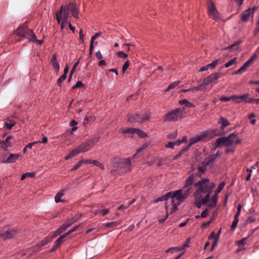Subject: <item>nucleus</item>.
Segmentation results:
<instances>
[{
  "label": "nucleus",
  "instance_id": "a19ab883",
  "mask_svg": "<svg viewBox=\"0 0 259 259\" xmlns=\"http://www.w3.org/2000/svg\"><path fill=\"white\" fill-rule=\"evenodd\" d=\"M64 231L60 227L52 235V238H54L56 237L57 236L59 235L61 233H62Z\"/></svg>",
  "mask_w": 259,
  "mask_h": 259
},
{
  "label": "nucleus",
  "instance_id": "f704fd0d",
  "mask_svg": "<svg viewBox=\"0 0 259 259\" xmlns=\"http://www.w3.org/2000/svg\"><path fill=\"white\" fill-rule=\"evenodd\" d=\"M237 63V58L236 57H234L225 64V67L226 68H228L230 66L236 64Z\"/></svg>",
  "mask_w": 259,
  "mask_h": 259
},
{
  "label": "nucleus",
  "instance_id": "338daca9",
  "mask_svg": "<svg viewBox=\"0 0 259 259\" xmlns=\"http://www.w3.org/2000/svg\"><path fill=\"white\" fill-rule=\"evenodd\" d=\"M175 144L174 142H169L168 143L165 145V147L166 148H174Z\"/></svg>",
  "mask_w": 259,
  "mask_h": 259
},
{
  "label": "nucleus",
  "instance_id": "6ab92c4d",
  "mask_svg": "<svg viewBox=\"0 0 259 259\" xmlns=\"http://www.w3.org/2000/svg\"><path fill=\"white\" fill-rule=\"evenodd\" d=\"M20 155L18 153L11 154L7 160L4 162L7 163H14L18 159Z\"/></svg>",
  "mask_w": 259,
  "mask_h": 259
},
{
  "label": "nucleus",
  "instance_id": "4c0bfd02",
  "mask_svg": "<svg viewBox=\"0 0 259 259\" xmlns=\"http://www.w3.org/2000/svg\"><path fill=\"white\" fill-rule=\"evenodd\" d=\"M135 133H137L138 135L141 138H145L147 136V134L145 132L138 128H136V130L135 131Z\"/></svg>",
  "mask_w": 259,
  "mask_h": 259
},
{
  "label": "nucleus",
  "instance_id": "b1692460",
  "mask_svg": "<svg viewBox=\"0 0 259 259\" xmlns=\"http://www.w3.org/2000/svg\"><path fill=\"white\" fill-rule=\"evenodd\" d=\"M249 94L245 93L244 94L241 95L239 96L240 99H241L242 102H244L245 103H252V98L249 97Z\"/></svg>",
  "mask_w": 259,
  "mask_h": 259
},
{
  "label": "nucleus",
  "instance_id": "9d476101",
  "mask_svg": "<svg viewBox=\"0 0 259 259\" xmlns=\"http://www.w3.org/2000/svg\"><path fill=\"white\" fill-rule=\"evenodd\" d=\"M212 163L208 160L207 158H205L201 163V165L198 167L197 175L199 177H201L202 175L206 171L207 166L212 165Z\"/></svg>",
  "mask_w": 259,
  "mask_h": 259
},
{
  "label": "nucleus",
  "instance_id": "5701e85b",
  "mask_svg": "<svg viewBox=\"0 0 259 259\" xmlns=\"http://www.w3.org/2000/svg\"><path fill=\"white\" fill-rule=\"evenodd\" d=\"M237 134L235 133H233L230 134L228 136L226 137H224L226 138L225 140L226 141V146H229L232 145L234 143V141L232 140V138L233 137H236Z\"/></svg>",
  "mask_w": 259,
  "mask_h": 259
},
{
  "label": "nucleus",
  "instance_id": "69168bd1",
  "mask_svg": "<svg viewBox=\"0 0 259 259\" xmlns=\"http://www.w3.org/2000/svg\"><path fill=\"white\" fill-rule=\"evenodd\" d=\"M117 55L119 57L123 58H125L127 57V55L125 53H124L122 51H119L117 53Z\"/></svg>",
  "mask_w": 259,
  "mask_h": 259
},
{
  "label": "nucleus",
  "instance_id": "4d7b16f0",
  "mask_svg": "<svg viewBox=\"0 0 259 259\" xmlns=\"http://www.w3.org/2000/svg\"><path fill=\"white\" fill-rule=\"evenodd\" d=\"M118 223L117 222H112L110 223H107L106 224V227H114L116 226Z\"/></svg>",
  "mask_w": 259,
  "mask_h": 259
},
{
  "label": "nucleus",
  "instance_id": "72a5a7b5",
  "mask_svg": "<svg viewBox=\"0 0 259 259\" xmlns=\"http://www.w3.org/2000/svg\"><path fill=\"white\" fill-rule=\"evenodd\" d=\"M180 83H181V81H180V80H177V81H174V82L171 83L170 84H169L168 88L166 89L165 91H168V90H169L170 89H172L175 88V87L179 85L180 84Z\"/></svg>",
  "mask_w": 259,
  "mask_h": 259
},
{
  "label": "nucleus",
  "instance_id": "2f4dec72",
  "mask_svg": "<svg viewBox=\"0 0 259 259\" xmlns=\"http://www.w3.org/2000/svg\"><path fill=\"white\" fill-rule=\"evenodd\" d=\"M15 124L16 122L14 120L8 119L6 121L5 125L8 129H11Z\"/></svg>",
  "mask_w": 259,
  "mask_h": 259
},
{
  "label": "nucleus",
  "instance_id": "58836bf2",
  "mask_svg": "<svg viewBox=\"0 0 259 259\" xmlns=\"http://www.w3.org/2000/svg\"><path fill=\"white\" fill-rule=\"evenodd\" d=\"M35 176V174L33 172H26L23 174L21 177V180H24L26 177H31L33 178Z\"/></svg>",
  "mask_w": 259,
  "mask_h": 259
},
{
  "label": "nucleus",
  "instance_id": "c85d7f7f",
  "mask_svg": "<svg viewBox=\"0 0 259 259\" xmlns=\"http://www.w3.org/2000/svg\"><path fill=\"white\" fill-rule=\"evenodd\" d=\"M136 130V128L128 127V128H122V129H120L119 131L121 133H123L131 134L135 133V131Z\"/></svg>",
  "mask_w": 259,
  "mask_h": 259
},
{
  "label": "nucleus",
  "instance_id": "473e14b6",
  "mask_svg": "<svg viewBox=\"0 0 259 259\" xmlns=\"http://www.w3.org/2000/svg\"><path fill=\"white\" fill-rule=\"evenodd\" d=\"M220 119L222 123L221 129L224 130L226 127L230 124V122L228 120L224 117H222Z\"/></svg>",
  "mask_w": 259,
  "mask_h": 259
},
{
  "label": "nucleus",
  "instance_id": "ddd939ff",
  "mask_svg": "<svg viewBox=\"0 0 259 259\" xmlns=\"http://www.w3.org/2000/svg\"><path fill=\"white\" fill-rule=\"evenodd\" d=\"M256 9L255 7H253L252 9L249 8L248 10L244 11L242 13L241 19L243 21H246L248 20L250 16H252Z\"/></svg>",
  "mask_w": 259,
  "mask_h": 259
},
{
  "label": "nucleus",
  "instance_id": "e2e57ef3",
  "mask_svg": "<svg viewBox=\"0 0 259 259\" xmlns=\"http://www.w3.org/2000/svg\"><path fill=\"white\" fill-rule=\"evenodd\" d=\"M136 47L137 46H136L133 43H127V44H124L122 45V48H124V49L126 48V47L127 48V49H129L130 47Z\"/></svg>",
  "mask_w": 259,
  "mask_h": 259
},
{
  "label": "nucleus",
  "instance_id": "603ef678",
  "mask_svg": "<svg viewBox=\"0 0 259 259\" xmlns=\"http://www.w3.org/2000/svg\"><path fill=\"white\" fill-rule=\"evenodd\" d=\"M209 83H210V81L209 79V77L207 76L203 79L202 82L201 84L202 86H203V85H207Z\"/></svg>",
  "mask_w": 259,
  "mask_h": 259
},
{
  "label": "nucleus",
  "instance_id": "c9c22d12",
  "mask_svg": "<svg viewBox=\"0 0 259 259\" xmlns=\"http://www.w3.org/2000/svg\"><path fill=\"white\" fill-rule=\"evenodd\" d=\"M85 160H81L79 161L77 164L73 166V167L71 169V170H75L78 169L83 163H85Z\"/></svg>",
  "mask_w": 259,
  "mask_h": 259
},
{
  "label": "nucleus",
  "instance_id": "13d9d810",
  "mask_svg": "<svg viewBox=\"0 0 259 259\" xmlns=\"http://www.w3.org/2000/svg\"><path fill=\"white\" fill-rule=\"evenodd\" d=\"M255 221H256V220H255V219L254 217H253L252 216H249L246 219V223H247V224H249V223H251L254 222Z\"/></svg>",
  "mask_w": 259,
  "mask_h": 259
},
{
  "label": "nucleus",
  "instance_id": "dca6fc26",
  "mask_svg": "<svg viewBox=\"0 0 259 259\" xmlns=\"http://www.w3.org/2000/svg\"><path fill=\"white\" fill-rule=\"evenodd\" d=\"M78 219L79 218L78 217H74L71 219H68L65 223L60 226V228L64 231L73 224L76 222Z\"/></svg>",
  "mask_w": 259,
  "mask_h": 259
},
{
  "label": "nucleus",
  "instance_id": "cd10ccee",
  "mask_svg": "<svg viewBox=\"0 0 259 259\" xmlns=\"http://www.w3.org/2000/svg\"><path fill=\"white\" fill-rule=\"evenodd\" d=\"M225 139H226V138H225L224 137L219 138L217 139L214 144L215 147L217 148L223 145L226 146Z\"/></svg>",
  "mask_w": 259,
  "mask_h": 259
},
{
  "label": "nucleus",
  "instance_id": "aec40b11",
  "mask_svg": "<svg viewBox=\"0 0 259 259\" xmlns=\"http://www.w3.org/2000/svg\"><path fill=\"white\" fill-rule=\"evenodd\" d=\"M221 75L222 73L220 72H218L214 73L211 74L210 75L208 76L210 83L214 82H217V81L221 76Z\"/></svg>",
  "mask_w": 259,
  "mask_h": 259
},
{
  "label": "nucleus",
  "instance_id": "39448f33",
  "mask_svg": "<svg viewBox=\"0 0 259 259\" xmlns=\"http://www.w3.org/2000/svg\"><path fill=\"white\" fill-rule=\"evenodd\" d=\"M150 112L147 111L141 114H136L131 115L129 116L127 120L128 122L131 123L136 122L143 123L148 121L150 119Z\"/></svg>",
  "mask_w": 259,
  "mask_h": 259
},
{
  "label": "nucleus",
  "instance_id": "4be33fe9",
  "mask_svg": "<svg viewBox=\"0 0 259 259\" xmlns=\"http://www.w3.org/2000/svg\"><path fill=\"white\" fill-rule=\"evenodd\" d=\"M85 164H93V165H95L101 169L104 170L105 169V167L103 165V164L100 162H99L97 160H90V159H86L85 160Z\"/></svg>",
  "mask_w": 259,
  "mask_h": 259
},
{
  "label": "nucleus",
  "instance_id": "bf43d9fd",
  "mask_svg": "<svg viewBox=\"0 0 259 259\" xmlns=\"http://www.w3.org/2000/svg\"><path fill=\"white\" fill-rule=\"evenodd\" d=\"M208 214V209L207 208H205L204 210H203L201 213V215H200V217L202 218H205L206 217H207Z\"/></svg>",
  "mask_w": 259,
  "mask_h": 259
},
{
  "label": "nucleus",
  "instance_id": "393cba45",
  "mask_svg": "<svg viewBox=\"0 0 259 259\" xmlns=\"http://www.w3.org/2000/svg\"><path fill=\"white\" fill-rule=\"evenodd\" d=\"M179 104L180 105H184L185 107L183 108H193L195 105L192 103L189 102L187 99H183L179 101Z\"/></svg>",
  "mask_w": 259,
  "mask_h": 259
},
{
  "label": "nucleus",
  "instance_id": "1a4fd4ad",
  "mask_svg": "<svg viewBox=\"0 0 259 259\" xmlns=\"http://www.w3.org/2000/svg\"><path fill=\"white\" fill-rule=\"evenodd\" d=\"M208 11L210 17L214 20H218L221 19L220 14L213 2H211L208 6Z\"/></svg>",
  "mask_w": 259,
  "mask_h": 259
},
{
  "label": "nucleus",
  "instance_id": "a878e982",
  "mask_svg": "<svg viewBox=\"0 0 259 259\" xmlns=\"http://www.w3.org/2000/svg\"><path fill=\"white\" fill-rule=\"evenodd\" d=\"M221 155L222 152L218 151L215 154L210 155L207 158L210 161V162L213 164V162L217 159V158L219 157H221Z\"/></svg>",
  "mask_w": 259,
  "mask_h": 259
},
{
  "label": "nucleus",
  "instance_id": "a211bd4d",
  "mask_svg": "<svg viewBox=\"0 0 259 259\" xmlns=\"http://www.w3.org/2000/svg\"><path fill=\"white\" fill-rule=\"evenodd\" d=\"M101 32L96 33L94 35H93L90 41V49H93L95 47H98V41L96 40L98 38H99L101 35Z\"/></svg>",
  "mask_w": 259,
  "mask_h": 259
},
{
  "label": "nucleus",
  "instance_id": "774afa93",
  "mask_svg": "<svg viewBox=\"0 0 259 259\" xmlns=\"http://www.w3.org/2000/svg\"><path fill=\"white\" fill-rule=\"evenodd\" d=\"M215 237H216L215 233L214 231H212L209 235V236L208 237V239L209 240L214 239V240H215Z\"/></svg>",
  "mask_w": 259,
  "mask_h": 259
},
{
  "label": "nucleus",
  "instance_id": "f3484780",
  "mask_svg": "<svg viewBox=\"0 0 259 259\" xmlns=\"http://www.w3.org/2000/svg\"><path fill=\"white\" fill-rule=\"evenodd\" d=\"M207 135H208L207 132H205L202 134H200L199 135H198L194 137L190 138L189 139L190 145H192L197 143L198 142L202 140L203 138L207 137Z\"/></svg>",
  "mask_w": 259,
  "mask_h": 259
},
{
  "label": "nucleus",
  "instance_id": "bb28decb",
  "mask_svg": "<svg viewBox=\"0 0 259 259\" xmlns=\"http://www.w3.org/2000/svg\"><path fill=\"white\" fill-rule=\"evenodd\" d=\"M64 195L63 191H60L58 192L55 197V201L56 203L59 202H64L65 200L61 199V198Z\"/></svg>",
  "mask_w": 259,
  "mask_h": 259
},
{
  "label": "nucleus",
  "instance_id": "052dcab7",
  "mask_svg": "<svg viewBox=\"0 0 259 259\" xmlns=\"http://www.w3.org/2000/svg\"><path fill=\"white\" fill-rule=\"evenodd\" d=\"M233 96H235V98H233V100H234L236 103L239 104L242 102L241 99L239 98V96L233 95Z\"/></svg>",
  "mask_w": 259,
  "mask_h": 259
},
{
  "label": "nucleus",
  "instance_id": "0e129e2a",
  "mask_svg": "<svg viewBox=\"0 0 259 259\" xmlns=\"http://www.w3.org/2000/svg\"><path fill=\"white\" fill-rule=\"evenodd\" d=\"M79 63V60H78L77 61H76L74 64L73 65V67H72V68L71 69V73H74L76 67H77V66L78 65Z\"/></svg>",
  "mask_w": 259,
  "mask_h": 259
},
{
  "label": "nucleus",
  "instance_id": "f03ea898",
  "mask_svg": "<svg viewBox=\"0 0 259 259\" xmlns=\"http://www.w3.org/2000/svg\"><path fill=\"white\" fill-rule=\"evenodd\" d=\"M195 187L198 189L194 193L196 198L199 199L201 197L202 193L211 192L214 187L213 182H210L209 179L203 178L194 184Z\"/></svg>",
  "mask_w": 259,
  "mask_h": 259
},
{
  "label": "nucleus",
  "instance_id": "6e6552de",
  "mask_svg": "<svg viewBox=\"0 0 259 259\" xmlns=\"http://www.w3.org/2000/svg\"><path fill=\"white\" fill-rule=\"evenodd\" d=\"M117 165V167L122 171L128 172L132 170L131 160L129 158L120 159Z\"/></svg>",
  "mask_w": 259,
  "mask_h": 259
},
{
  "label": "nucleus",
  "instance_id": "2eb2a0df",
  "mask_svg": "<svg viewBox=\"0 0 259 259\" xmlns=\"http://www.w3.org/2000/svg\"><path fill=\"white\" fill-rule=\"evenodd\" d=\"M53 69L58 73L60 70V65L57 59V55L53 54L50 61Z\"/></svg>",
  "mask_w": 259,
  "mask_h": 259
},
{
  "label": "nucleus",
  "instance_id": "de8ad7c7",
  "mask_svg": "<svg viewBox=\"0 0 259 259\" xmlns=\"http://www.w3.org/2000/svg\"><path fill=\"white\" fill-rule=\"evenodd\" d=\"M218 61L219 60L216 59L215 60H213L211 63L208 64L209 68H211L212 69L214 68L218 64Z\"/></svg>",
  "mask_w": 259,
  "mask_h": 259
},
{
  "label": "nucleus",
  "instance_id": "20e7f679",
  "mask_svg": "<svg viewBox=\"0 0 259 259\" xmlns=\"http://www.w3.org/2000/svg\"><path fill=\"white\" fill-rule=\"evenodd\" d=\"M185 108H176L168 111L163 116L164 121L173 122L183 118V112Z\"/></svg>",
  "mask_w": 259,
  "mask_h": 259
},
{
  "label": "nucleus",
  "instance_id": "09e8293b",
  "mask_svg": "<svg viewBox=\"0 0 259 259\" xmlns=\"http://www.w3.org/2000/svg\"><path fill=\"white\" fill-rule=\"evenodd\" d=\"M165 208L166 210V214L164 218L159 220V222L160 223H163L165 221V220L167 219V218L168 217V205H167L166 203H165Z\"/></svg>",
  "mask_w": 259,
  "mask_h": 259
},
{
  "label": "nucleus",
  "instance_id": "49530a36",
  "mask_svg": "<svg viewBox=\"0 0 259 259\" xmlns=\"http://www.w3.org/2000/svg\"><path fill=\"white\" fill-rule=\"evenodd\" d=\"M238 222H239V219L234 218V220L233 222H232V224L231 226V228L232 230H234L235 229V228L237 227V224L238 223Z\"/></svg>",
  "mask_w": 259,
  "mask_h": 259
},
{
  "label": "nucleus",
  "instance_id": "37998d69",
  "mask_svg": "<svg viewBox=\"0 0 259 259\" xmlns=\"http://www.w3.org/2000/svg\"><path fill=\"white\" fill-rule=\"evenodd\" d=\"M235 98V97L233 96V95L230 97L222 96L220 98V100L221 101L227 102L231 100H233V98Z\"/></svg>",
  "mask_w": 259,
  "mask_h": 259
},
{
  "label": "nucleus",
  "instance_id": "3c124183",
  "mask_svg": "<svg viewBox=\"0 0 259 259\" xmlns=\"http://www.w3.org/2000/svg\"><path fill=\"white\" fill-rule=\"evenodd\" d=\"M256 57H257L256 55L254 54L253 55H252V56H251L249 58V59L246 61V62H247V63L249 64V65L250 66L252 64L253 61L255 59Z\"/></svg>",
  "mask_w": 259,
  "mask_h": 259
},
{
  "label": "nucleus",
  "instance_id": "e433bc0d",
  "mask_svg": "<svg viewBox=\"0 0 259 259\" xmlns=\"http://www.w3.org/2000/svg\"><path fill=\"white\" fill-rule=\"evenodd\" d=\"M225 182H221L219 184V185L218 188L217 189V190H215V194H216L217 195H218L222 191V190L223 189V188L225 187Z\"/></svg>",
  "mask_w": 259,
  "mask_h": 259
},
{
  "label": "nucleus",
  "instance_id": "ea45409f",
  "mask_svg": "<svg viewBox=\"0 0 259 259\" xmlns=\"http://www.w3.org/2000/svg\"><path fill=\"white\" fill-rule=\"evenodd\" d=\"M211 193V192L205 193L206 194V196L204 198L200 200V203L201 204H205L208 202Z\"/></svg>",
  "mask_w": 259,
  "mask_h": 259
},
{
  "label": "nucleus",
  "instance_id": "c756f323",
  "mask_svg": "<svg viewBox=\"0 0 259 259\" xmlns=\"http://www.w3.org/2000/svg\"><path fill=\"white\" fill-rule=\"evenodd\" d=\"M66 235L64 234L62 235L61 236H60L57 240L55 242V243L56 244V246H58L59 247L61 246V244L63 243V242L64 240V239L66 237Z\"/></svg>",
  "mask_w": 259,
  "mask_h": 259
},
{
  "label": "nucleus",
  "instance_id": "6e6d98bb",
  "mask_svg": "<svg viewBox=\"0 0 259 259\" xmlns=\"http://www.w3.org/2000/svg\"><path fill=\"white\" fill-rule=\"evenodd\" d=\"M84 84L82 83V82L81 81H78L76 83V84L72 87V89H74L78 88H80L82 87H83Z\"/></svg>",
  "mask_w": 259,
  "mask_h": 259
},
{
  "label": "nucleus",
  "instance_id": "f257e3e1",
  "mask_svg": "<svg viewBox=\"0 0 259 259\" xmlns=\"http://www.w3.org/2000/svg\"><path fill=\"white\" fill-rule=\"evenodd\" d=\"M194 181V175H190L186 179L185 184L182 189L174 191H170L155 199L154 202L157 203L159 201H163L167 200L169 198H171L172 208L170 213L175 212L178 210V206L183 202L185 199L191 194L192 192V186Z\"/></svg>",
  "mask_w": 259,
  "mask_h": 259
},
{
  "label": "nucleus",
  "instance_id": "412c9836",
  "mask_svg": "<svg viewBox=\"0 0 259 259\" xmlns=\"http://www.w3.org/2000/svg\"><path fill=\"white\" fill-rule=\"evenodd\" d=\"M247 238H243V239L236 242V244L238 246L239 248L237 250V252L245 249L244 245L246 244V240Z\"/></svg>",
  "mask_w": 259,
  "mask_h": 259
},
{
  "label": "nucleus",
  "instance_id": "4468645a",
  "mask_svg": "<svg viewBox=\"0 0 259 259\" xmlns=\"http://www.w3.org/2000/svg\"><path fill=\"white\" fill-rule=\"evenodd\" d=\"M13 138V137L12 136H9L7 137L5 140H0V147L5 150H7L9 147H12L10 140Z\"/></svg>",
  "mask_w": 259,
  "mask_h": 259
},
{
  "label": "nucleus",
  "instance_id": "864d4df0",
  "mask_svg": "<svg viewBox=\"0 0 259 259\" xmlns=\"http://www.w3.org/2000/svg\"><path fill=\"white\" fill-rule=\"evenodd\" d=\"M129 65H130V63H129L128 60H127L125 62V63H124V64L122 67V71L123 73L125 72V71L128 68Z\"/></svg>",
  "mask_w": 259,
  "mask_h": 259
},
{
  "label": "nucleus",
  "instance_id": "c03bdc74",
  "mask_svg": "<svg viewBox=\"0 0 259 259\" xmlns=\"http://www.w3.org/2000/svg\"><path fill=\"white\" fill-rule=\"evenodd\" d=\"M66 76L65 74L62 75L57 80V84L61 86L62 81L66 79Z\"/></svg>",
  "mask_w": 259,
  "mask_h": 259
},
{
  "label": "nucleus",
  "instance_id": "0eeeda50",
  "mask_svg": "<svg viewBox=\"0 0 259 259\" xmlns=\"http://www.w3.org/2000/svg\"><path fill=\"white\" fill-rule=\"evenodd\" d=\"M65 5H62L60 8V10L56 13V18L59 23L61 20L65 22H68L69 17V11Z\"/></svg>",
  "mask_w": 259,
  "mask_h": 259
},
{
  "label": "nucleus",
  "instance_id": "680f3d73",
  "mask_svg": "<svg viewBox=\"0 0 259 259\" xmlns=\"http://www.w3.org/2000/svg\"><path fill=\"white\" fill-rule=\"evenodd\" d=\"M219 241V240H218V238L217 239H215V240H214V241L212 243L211 246V249H210L211 251H212L214 249V248L217 246Z\"/></svg>",
  "mask_w": 259,
  "mask_h": 259
},
{
  "label": "nucleus",
  "instance_id": "79ce46f5",
  "mask_svg": "<svg viewBox=\"0 0 259 259\" xmlns=\"http://www.w3.org/2000/svg\"><path fill=\"white\" fill-rule=\"evenodd\" d=\"M77 122L75 120H73L70 122V125L72 126L71 132H74L77 129Z\"/></svg>",
  "mask_w": 259,
  "mask_h": 259
},
{
  "label": "nucleus",
  "instance_id": "7c9ffc66",
  "mask_svg": "<svg viewBox=\"0 0 259 259\" xmlns=\"http://www.w3.org/2000/svg\"><path fill=\"white\" fill-rule=\"evenodd\" d=\"M218 195L215 194L211 199L209 204L210 207H214L216 206L218 201Z\"/></svg>",
  "mask_w": 259,
  "mask_h": 259
},
{
  "label": "nucleus",
  "instance_id": "f8f14e48",
  "mask_svg": "<svg viewBox=\"0 0 259 259\" xmlns=\"http://www.w3.org/2000/svg\"><path fill=\"white\" fill-rule=\"evenodd\" d=\"M67 9L72 13V15L75 18H78L79 9L76 3H70L68 4L65 5Z\"/></svg>",
  "mask_w": 259,
  "mask_h": 259
},
{
  "label": "nucleus",
  "instance_id": "9b49d317",
  "mask_svg": "<svg viewBox=\"0 0 259 259\" xmlns=\"http://www.w3.org/2000/svg\"><path fill=\"white\" fill-rule=\"evenodd\" d=\"M18 231L16 229H9L0 234V238L3 240L11 239L17 234Z\"/></svg>",
  "mask_w": 259,
  "mask_h": 259
},
{
  "label": "nucleus",
  "instance_id": "7ed1b4c3",
  "mask_svg": "<svg viewBox=\"0 0 259 259\" xmlns=\"http://www.w3.org/2000/svg\"><path fill=\"white\" fill-rule=\"evenodd\" d=\"M13 35L21 37V39H27L29 41L35 42L39 45L43 42V40H37L33 31L29 29L25 24L19 27L13 33Z\"/></svg>",
  "mask_w": 259,
  "mask_h": 259
},
{
  "label": "nucleus",
  "instance_id": "8fccbe9b",
  "mask_svg": "<svg viewBox=\"0 0 259 259\" xmlns=\"http://www.w3.org/2000/svg\"><path fill=\"white\" fill-rule=\"evenodd\" d=\"M177 136V131H175L174 132H172L170 134H169L167 136V137L168 139H175Z\"/></svg>",
  "mask_w": 259,
  "mask_h": 259
},
{
  "label": "nucleus",
  "instance_id": "5fc2aeb1",
  "mask_svg": "<svg viewBox=\"0 0 259 259\" xmlns=\"http://www.w3.org/2000/svg\"><path fill=\"white\" fill-rule=\"evenodd\" d=\"M78 228H79V226H76L64 234L66 235V236H67L69 235H70V234H71L72 233H73V232L76 231Z\"/></svg>",
  "mask_w": 259,
  "mask_h": 259
},
{
  "label": "nucleus",
  "instance_id": "a18cd8bd",
  "mask_svg": "<svg viewBox=\"0 0 259 259\" xmlns=\"http://www.w3.org/2000/svg\"><path fill=\"white\" fill-rule=\"evenodd\" d=\"M80 153H81V152L80 151L78 147H77L75 149L72 150L70 153V154L71 155V156L74 157L75 155Z\"/></svg>",
  "mask_w": 259,
  "mask_h": 259
},
{
  "label": "nucleus",
  "instance_id": "423d86ee",
  "mask_svg": "<svg viewBox=\"0 0 259 259\" xmlns=\"http://www.w3.org/2000/svg\"><path fill=\"white\" fill-rule=\"evenodd\" d=\"M100 139V137H97L82 143L78 146L81 153L89 151L96 143L99 141Z\"/></svg>",
  "mask_w": 259,
  "mask_h": 259
}]
</instances>
